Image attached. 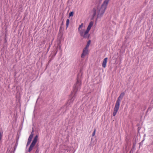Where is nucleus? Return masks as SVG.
<instances>
[{
  "label": "nucleus",
  "instance_id": "f8f14e48",
  "mask_svg": "<svg viewBox=\"0 0 153 153\" xmlns=\"http://www.w3.org/2000/svg\"><path fill=\"white\" fill-rule=\"evenodd\" d=\"M73 13L72 12H71L69 14L70 16H73Z\"/></svg>",
  "mask_w": 153,
  "mask_h": 153
},
{
  "label": "nucleus",
  "instance_id": "9b49d317",
  "mask_svg": "<svg viewBox=\"0 0 153 153\" xmlns=\"http://www.w3.org/2000/svg\"><path fill=\"white\" fill-rule=\"evenodd\" d=\"M35 145V144L32 143L30 145V146L31 147L33 148V147Z\"/></svg>",
  "mask_w": 153,
  "mask_h": 153
},
{
  "label": "nucleus",
  "instance_id": "f257e3e1",
  "mask_svg": "<svg viewBox=\"0 0 153 153\" xmlns=\"http://www.w3.org/2000/svg\"><path fill=\"white\" fill-rule=\"evenodd\" d=\"M110 0H104L101 7H95L92 10V17L94 18L96 15L97 18L101 17L105 13Z\"/></svg>",
  "mask_w": 153,
  "mask_h": 153
},
{
  "label": "nucleus",
  "instance_id": "1a4fd4ad",
  "mask_svg": "<svg viewBox=\"0 0 153 153\" xmlns=\"http://www.w3.org/2000/svg\"><path fill=\"white\" fill-rule=\"evenodd\" d=\"M91 41L90 40H89L87 43V45H86L85 48H88L90 45L91 43Z\"/></svg>",
  "mask_w": 153,
  "mask_h": 153
},
{
  "label": "nucleus",
  "instance_id": "ddd939ff",
  "mask_svg": "<svg viewBox=\"0 0 153 153\" xmlns=\"http://www.w3.org/2000/svg\"><path fill=\"white\" fill-rule=\"evenodd\" d=\"M95 132H96V129H95L94 132H93V133H92V136H94L95 134Z\"/></svg>",
  "mask_w": 153,
  "mask_h": 153
},
{
  "label": "nucleus",
  "instance_id": "39448f33",
  "mask_svg": "<svg viewBox=\"0 0 153 153\" xmlns=\"http://www.w3.org/2000/svg\"><path fill=\"white\" fill-rule=\"evenodd\" d=\"M88 48H85L83 50V52L81 55V57L84 58L85 56L88 53Z\"/></svg>",
  "mask_w": 153,
  "mask_h": 153
},
{
  "label": "nucleus",
  "instance_id": "4468645a",
  "mask_svg": "<svg viewBox=\"0 0 153 153\" xmlns=\"http://www.w3.org/2000/svg\"><path fill=\"white\" fill-rule=\"evenodd\" d=\"M3 132H0V138H2V137L3 136Z\"/></svg>",
  "mask_w": 153,
  "mask_h": 153
},
{
  "label": "nucleus",
  "instance_id": "0eeeda50",
  "mask_svg": "<svg viewBox=\"0 0 153 153\" xmlns=\"http://www.w3.org/2000/svg\"><path fill=\"white\" fill-rule=\"evenodd\" d=\"M108 59V58L106 57L103 59L102 63V67L103 68H105L106 67Z\"/></svg>",
  "mask_w": 153,
  "mask_h": 153
},
{
  "label": "nucleus",
  "instance_id": "9d476101",
  "mask_svg": "<svg viewBox=\"0 0 153 153\" xmlns=\"http://www.w3.org/2000/svg\"><path fill=\"white\" fill-rule=\"evenodd\" d=\"M69 22H70V21H69V19H68L67 20L66 22V28H68V25H69Z\"/></svg>",
  "mask_w": 153,
  "mask_h": 153
},
{
  "label": "nucleus",
  "instance_id": "f03ea898",
  "mask_svg": "<svg viewBox=\"0 0 153 153\" xmlns=\"http://www.w3.org/2000/svg\"><path fill=\"white\" fill-rule=\"evenodd\" d=\"M94 24L93 22L91 21L89 24V25L85 30V29L82 28L83 27V24L82 23L79 25L78 28V31L80 36L83 38H88L89 36V35L88 33L90 30L91 27Z\"/></svg>",
  "mask_w": 153,
  "mask_h": 153
},
{
  "label": "nucleus",
  "instance_id": "2eb2a0df",
  "mask_svg": "<svg viewBox=\"0 0 153 153\" xmlns=\"http://www.w3.org/2000/svg\"><path fill=\"white\" fill-rule=\"evenodd\" d=\"M33 149V148L30 146L29 150H28V151L29 152H30Z\"/></svg>",
  "mask_w": 153,
  "mask_h": 153
},
{
  "label": "nucleus",
  "instance_id": "7ed1b4c3",
  "mask_svg": "<svg viewBox=\"0 0 153 153\" xmlns=\"http://www.w3.org/2000/svg\"><path fill=\"white\" fill-rule=\"evenodd\" d=\"M124 95L125 94L124 93H122L120 94V96L118 97L114 108V111L113 114V115L114 116H115L116 115L119 109L121 100L122 99Z\"/></svg>",
  "mask_w": 153,
  "mask_h": 153
},
{
  "label": "nucleus",
  "instance_id": "6e6552de",
  "mask_svg": "<svg viewBox=\"0 0 153 153\" xmlns=\"http://www.w3.org/2000/svg\"><path fill=\"white\" fill-rule=\"evenodd\" d=\"M38 136L37 135L35 136V137L34 138L32 142L33 143L36 144V142L37 141L38 139Z\"/></svg>",
  "mask_w": 153,
  "mask_h": 153
},
{
  "label": "nucleus",
  "instance_id": "423d86ee",
  "mask_svg": "<svg viewBox=\"0 0 153 153\" xmlns=\"http://www.w3.org/2000/svg\"><path fill=\"white\" fill-rule=\"evenodd\" d=\"M33 130L32 132H31V134H30V136L29 137V138L27 142V146H28V145H29V144L30 143L32 140V139L33 137Z\"/></svg>",
  "mask_w": 153,
  "mask_h": 153
},
{
  "label": "nucleus",
  "instance_id": "20e7f679",
  "mask_svg": "<svg viewBox=\"0 0 153 153\" xmlns=\"http://www.w3.org/2000/svg\"><path fill=\"white\" fill-rule=\"evenodd\" d=\"M81 82L80 80L77 79L76 83L74 85V90L76 91L78 89H79L81 85Z\"/></svg>",
  "mask_w": 153,
  "mask_h": 153
}]
</instances>
